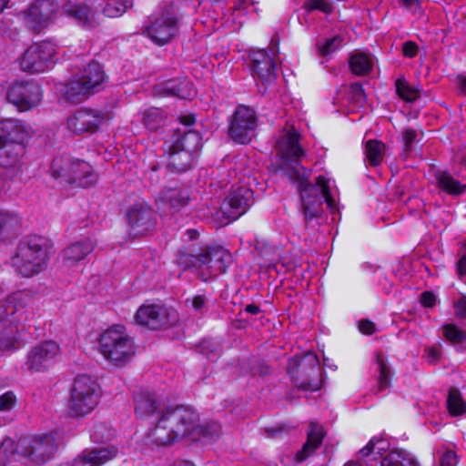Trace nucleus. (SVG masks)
<instances>
[{"label": "nucleus", "mask_w": 466, "mask_h": 466, "mask_svg": "<svg viewBox=\"0 0 466 466\" xmlns=\"http://www.w3.org/2000/svg\"><path fill=\"white\" fill-rule=\"evenodd\" d=\"M280 163L278 169L297 185L300 195L306 221L321 216L322 205L326 202L329 209L335 208V200L324 176H319L316 183L309 181V172L300 164L305 151L299 145V134L293 128L282 131L275 145Z\"/></svg>", "instance_id": "1"}, {"label": "nucleus", "mask_w": 466, "mask_h": 466, "mask_svg": "<svg viewBox=\"0 0 466 466\" xmlns=\"http://www.w3.org/2000/svg\"><path fill=\"white\" fill-rule=\"evenodd\" d=\"M176 257L178 267L204 282L225 273L232 262V256L225 248L204 243L186 244Z\"/></svg>", "instance_id": "2"}, {"label": "nucleus", "mask_w": 466, "mask_h": 466, "mask_svg": "<svg viewBox=\"0 0 466 466\" xmlns=\"http://www.w3.org/2000/svg\"><path fill=\"white\" fill-rule=\"evenodd\" d=\"M197 420L198 414L187 407L166 409L147 435L146 443L157 447L169 445L179 437L190 435Z\"/></svg>", "instance_id": "3"}, {"label": "nucleus", "mask_w": 466, "mask_h": 466, "mask_svg": "<svg viewBox=\"0 0 466 466\" xmlns=\"http://www.w3.org/2000/svg\"><path fill=\"white\" fill-rule=\"evenodd\" d=\"M48 260L47 240L41 236L23 239L12 257V266L23 277H32L46 267Z\"/></svg>", "instance_id": "4"}, {"label": "nucleus", "mask_w": 466, "mask_h": 466, "mask_svg": "<svg viewBox=\"0 0 466 466\" xmlns=\"http://www.w3.org/2000/svg\"><path fill=\"white\" fill-rule=\"evenodd\" d=\"M99 351L106 361L119 368L131 361L136 353V347L126 329L116 325L101 334Z\"/></svg>", "instance_id": "5"}, {"label": "nucleus", "mask_w": 466, "mask_h": 466, "mask_svg": "<svg viewBox=\"0 0 466 466\" xmlns=\"http://www.w3.org/2000/svg\"><path fill=\"white\" fill-rule=\"evenodd\" d=\"M105 79L106 74L101 65L90 62L65 85L63 96L71 104L82 103L100 90Z\"/></svg>", "instance_id": "6"}, {"label": "nucleus", "mask_w": 466, "mask_h": 466, "mask_svg": "<svg viewBox=\"0 0 466 466\" xmlns=\"http://www.w3.org/2000/svg\"><path fill=\"white\" fill-rule=\"evenodd\" d=\"M252 204L253 191L246 187H239L233 189L221 203L218 200L211 201L210 206H207L206 217L219 225H226L230 220L238 218Z\"/></svg>", "instance_id": "7"}, {"label": "nucleus", "mask_w": 466, "mask_h": 466, "mask_svg": "<svg viewBox=\"0 0 466 466\" xmlns=\"http://www.w3.org/2000/svg\"><path fill=\"white\" fill-rule=\"evenodd\" d=\"M201 146L198 132L178 131L168 147L167 169L171 172L183 173L189 170L197 158V152Z\"/></svg>", "instance_id": "8"}, {"label": "nucleus", "mask_w": 466, "mask_h": 466, "mask_svg": "<svg viewBox=\"0 0 466 466\" xmlns=\"http://www.w3.org/2000/svg\"><path fill=\"white\" fill-rule=\"evenodd\" d=\"M101 388L88 375L77 376L70 390L67 409L71 417L83 418L92 412L99 403Z\"/></svg>", "instance_id": "9"}, {"label": "nucleus", "mask_w": 466, "mask_h": 466, "mask_svg": "<svg viewBox=\"0 0 466 466\" xmlns=\"http://www.w3.org/2000/svg\"><path fill=\"white\" fill-rule=\"evenodd\" d=\"M288 373L299 390L316 391L320 389L319 359L313 352L308 351L291 358L288 364Z\"/></svg>", "instance_id": "10"}, {"label": "nucleus", "mask_w": 466, "mask_h": 466, "mask_svg": "<svg viewBox=\"0 0 466 466\" xmlns=\"http://www.w3.org/2000/svg\"><path fill=\"white\" fill-rule=\"evenodd\" d=\"M181 18L173 5L152 15L145 26L143 35L157 46H165L177 35Z\"/></svg>", "instance_id": "11"}, {"label": "nucleus", "mask_w": 466, "mask_h": 466, "mask_svg": "<svg viewBox=\"0 0 466 466\" xmlns=\"http://www.w3.org/2000/svg\"><path fill=\"white\" fill-rule=\"evenodd\" d=\"M57 442L52 434L26 436L16 442V452L21 459H26L35 464H44L50 461L56 450Z\"/></svg>", "instance_id": "12"}, {"label": "nucleus", "mask_w": 466, "mask_h": 466, "mask_svg": "<svg viewBox=\"0 0 466 466\" xmlns=\"http://www.w3.org/2000/svg\"><path fill=\"white\" fill-rule=\"evenodd\" d=\"M258 117L254 109L238 106L229 121L228 135L238 144L247 145L256 136Z\"/></svg>", "instance_id": "13"}, {"label": "nucleus", "mask_w": 466, "mask_h": 466, "mask_svg": "<svg viewBox=\"0 0 466 466\" xmlns=\"http://www.w3.org/2000/svg\"><path fill=\"white\" fill-rule=\"evenodd\" d=\"M57 11L58 4L54 0H35L19 16L29 30L39 33L54 21Z\"/></svg>", "instance_id": "14"}, {"label": "nucleus", "mask_w": 466, "mask_h": 466, "mask_svg": "<svg viewBox=\"0 0 466 466\" xmlns=\"http://www.w3.org/2000/svg\"><path fill=\"white\" fill-rule=\"evenodd\" d=\"M56 46L49 41L34 44L29 46L20 60L21 69L25 72L41 73L54 65Z\"/></svg>", "instance_id": "15"}, {"label": "nucleus", "mask_w": 466, "mask_h": 466, "mask_svg": "<svg viewBox=\"0 0 466 466\" xmlns=\"http://www.w3.org/2000/svg\"><path fill=\"white\" fill-rule=\"evenodd\" d=\"M6 96L20 111H27L39 106L43 99V91L37 82L22 81L10 86Z\"/></svg>", "instance_id": "16"}, {"label": "nucleus", "mask_w": 466, "mask_h": 466, "mask_svg": "<svg viewBox=\"0 0 466 466\" xmlns=\"http://www.w3.org/2000/svg\"><path fill=\"white\" fill-rule=\"evenodd\" d=\"M278 52V46L273 45L269 48V53L266 49H258L252 51L250 54L252 75L265 86L271 85L276 80L277 67L275 60Z\"/></svg>", "instance_id": "17"}, {"label": "nucleus", "mask_w": 466, "mask_h": 466, "mask_svg": "<svg viewBox=\"0 0 466 466\" xmlns=\"http://www.w3.org/2000/svg\"><path fill=\"white\" fill-rule=\"evenodd\" d=\"M130 234L134 237L145 236L151 232L157 223L154 210L145 202L134 204L127 213Z\"/></svg>", "instance_id": "18"}, {"label": "nucleus", "mask_w": 466, "mask_h": 466, "mask_svg": "<svg viewBox=\"0 0 466 466\" xmlns=\"http://www.w3.org/2000/svg\"><path fill=\"white\" fill-rule=\"evenodd\" d=\"M136 322L150 329H158L170 326L177 320L176 314L158 304L142 305L135 315Z\"/></svg>", "instance_id": "19"}, {"label": "nucleus", "mask_w": 466, "mask_h": 466, "mask_svg": "<svg viewBox=\"0 0 466 466\" xmlns=\"http://www.w3.org/2000/svg\"><path fill=\"white\" fill-rule=\"evenodd\" d=\"M59 345L53 340H46L35 345L27 354L25 365L30 371H43L56 362L59 355Z\"/></svg>", "instance_id": "20"}, {"label": "nucleus", "mask_w": 466, "mask_h": 466, "mask_svg": "<svg viewBox=\"0 0 466 466\" xmlns=\"http://www.w3.org/2000/svg\"><path fill=\"white\" fill-rule=\"evenodd\" d=\"M105 119L99 110L82 108L67 118V127L75 134L95 133Z\"/></svg>", "instance_id": "21"}, {"label": "nucleus", "mask_w": 466, "mask_h": 466, "mask_svg": "<svg viewBox=\"0 0 466 466\" xmlns=\"http://www.w3.org/2000/svg\"><path fill=\"white\" fill-rule=\"evenodd\" d=\"M33 134L32 127L15 118L0 119V145L7 143L24 144Z\"/></svg>", "instance_id": "22"}, {"label": "nucleus", "mask_w": 466, "mask_h": 466, "mask_svg": "<svg viewBox=\"0 0 466 466\" xmlns=\"http://www.w3.org/2000/svg\"><path fill=\"white\" fill-rule=\"evenodd\" d=\"M117 452V448L112 445L84 451L74 460L71 466H101L114 459Z\"/></svg>", "instance_id": "23"}, {"label": "nucleus", "mask_w": 466, "mask_h": 466, "mask_svg": "<svg viewBox=\"0 0 466 466\" xmlns=\"http://www.w3.org/2000/svg\"><path fill=\"white\" fill-rule=\"evenodd\" d=\"M95 245L96 241L91 237H86L72 243L61 253L64 264L67 267H72L85 259L93 251Z\"/></svg>", "instance_id": "24"}, {"label": "nucleus", "mask_w": 466, "mask_h": 466, "mask_svg": "<svg viewBox=\"0 0 466 466\" xmlns=\"http://www.w3.org/2000/svg\"><path fill=\"white\" fill-rule=\"evenodd\" d=\"M157 95L174 96L181 99H189L196 95L192 84L187 78H176L166 81L154 87Z\"/></svg>", "instance_id": "25"}, {"label": "nucleus", "mask_w": 466, "mask_h": 466, "mask_svg": "<svg viewBox=\"0 0 466 466\" xmlns=\"http://www.w3.org/2000/svg\"><path fill=\"white\" fill-rule=\"evenodd\" d=\"M71 178L69 179L68 186L87 188L96 183L98 177L89 163L76 159Z\"/></svg>", "instance_id": "26"}, {"label": "nucleus", "mask_w": 466, "mask_h": 466, "mask_svg": "<svg viewBox=\"0 0 466 466\" xmlns=\"http://www.w3.org/2000/svg\"><path fill=\"white\" fill-rule=\"evenodd\" d=\"M135 411L139 417L155 414L157 411H165L162 403L155 394L146 390H139L134 394Z\"/></svg>", "instance_id": "27"}, {"label": "nucleus", "mask_w": 466, "mask_h": 466, "mask_svg": "<svg viewBox=\"0 0 466 466\" xmlns=\"http://www.w3.org/2000/svg\"><path fill=\"white\" fill-rule=\"evenodd\" d=\"M63 12L74 18L79 25L87 27H95L98 25L95 14L85 4L66 3L63 6Z\"/></svg>", "instance_id": "28"}, {"label": "nucleus", "mask_w": 466, "mask_h": 466, "mask_svg": "<svg viewBox=\"0 0 466 466\" xmlns=\"http://www.w3.org/2000/svg\"><path fill=\"white\" fill-rule=\"evenodd\" d=\"M323 437L324 432L322 427L316 422H311L308 431L307 441L302 449L297 452L296 460L299 462L305 461L321 445Z\"/></svg>", "instance_id": "29"}, {"label": "nucleus", "mask_w": 466, "mask_h": 466, "mask_svg": "<svg viewBox=\"0 0 466 466\" xmlns=\"http://www.w3.org/2000/svg\"><path fill=\"white\" fill-rule=\"evenodd\" d=\"M74 158L70 157H56L53 159L50 167L51 177L63 186H68L71 173L75 164Z\"/></svg>", "instance_id": "30"}, {"label": "nucleus", "mask_w": 466, "mask_h": 466, "mask_svg": "<svg viewBox=\"0 0 466 466\" xmlns=\"http://www.w3.org/2000/svg\"><path fill=\"white\" fill-rule=\"evenodd\" d=\"M23 153L24 144L7 143L0 145V167L6 169H16Z\"/></svg>", "instance_id": "31"}, {"label": "nucleus", "mask_w": 466, "mask_h": 466, "mask_svg": "<svg viewBox=\"0 0 466 466\" xmlns=\"http://www.w3.org/2000/svg\"><path fill=\"white\" fill-rule=\"evenodd\" d=\"M189 193L187 189L170 188L162 193L160 203L168 206L172 212L180 210L187 205Z\"/></svg>", "instance_id": "32"}, {"label": "nucleus", "mask_w": 466, "mask_h": 466, "mask_svg": "<svg viewBox=\"0 0 466 466\" xmlns=\"http://www.w3.org/2000/svg\"><path fill=\"white\" fill-rule=\"evenodd\" d=\"M434 177L438 187L450 195H461L466 190V185L461 184L447 171L438 170L434 173Z\"/></svg>", "instance_id": "33"}, {"label": "nucleus", "mask_w": 466, "mask_h": 466, "mask_svg": "<svg viewBox=\"0 0 466 466\" xmlns=\"http://www.w3.org/2000/svg\"><path fill=\"white\" fill-rule=\"evenodd\" d=\"M141 116L142 123L150 132L157 131L165 127L167 120V113L159 107H150L145 110Z\"/></svg>", "instance_id": "34"}, {"label": "nucleus", "mask_w": 466, "mask_h": 466, "mask_svg": "<svg viewBox=\"0 0 466 466\" xmlns=\"http://www.w3.org/2000/svg\"><path fill=\"white\" fill-rule=\"evenodd\" d=\"M351 72L356 76H366L372 71L373 62L371 57L363 52L355 51L349 59Z\"/></svg>", "instance_id": "35"}, {"label": "nucleus", "mask_w": 466, "mask_h": 466, "mask_svg": "<svg viewBox=\"0 0 466 466\" xmlns=\"http://www.w3.org/2000/svg\"><path fill=\"white\" fill-rule=\"evenodd\" d=\"M381 466H420V464L409 452L395 450L383 458Z\"/></svg>", "instance_id": "36"}, {"label": "nucleus", "mask_w": 466, "mask_h": 466, "mask_svg": "<svg viewBox=\"0 0 466 466\" xmlns=\"http://www.w3.org/2000/svg\"><path fill=\"white\" fill-rule=\"evenodd\" d=\"M385 148V144L379 140L370 139L366 142L365 156L370 166L377 167L382 162Z\"/></svg>", "instance_id": "37"}, {"label": "nucleus", "mask_w": 466, "mask_h": 466, "mask_svg": "<svg viewBox=\"0 0 466 466\" xmlns=\"http://www.w3.org/2000/svg\"><path fill=\"white\" fill-rule=\"evenodd\" d=\"M376 361L378 365L379 377L378 383L373 388L372 391L374 394H379L390 387V369L382 353H377Z\"/></svg>", "instance_id": "38"}, {"label": "nucleus", "mask_w": 466, "mask_h": 466, "mask_svg": "<svg viewBox=\"0 0 466 466\" xmlns=\"http://www.w3.org/2000/svg\"><path fill=\"white\" fill-rule=\"evenodd\" d=\"M447 409L452 416H461L466 412V401L456 388H451L448 391Z\"/></svg>", "instance_id": "39"}, {"label": "nucleus", "mask_w": 466, "mask_h": 466, "mask_svg": "<svg viewBox=\"0 0 466 466\" xmlns=\"http://www.w3.org/2000/svg\"><path fill=\"white\" fill-rule=\"evenodd\" d=\"M133 5V0H106L102 12L107 17H119Z\"/></svg>", "instance_id": "40"}, {"label": "nucleus", "mask_w": 466, "mask_h": 466, "mask_svg": "<svg viewBox=\"0 0 466 466\" xmlns=\"http://www.w3.org/2000/svg\"><path fill=\"white\" fill-rule=\"evenodd\" d=\"M19 459L21 456L16 452V443L10 438L4 439L0 444V466Z\"/></svg>", "instance_id": "41"}, {"label": "nucleus", "mask_w": 466, "mask_h": 466, "mask_svg": "<svg viewBox=\"0 0 466 466\" xmlns=\"http://www.w3.org/2000/svg\"><path fill=\"white\" fill-rule=\"evenodd\" d=\"M344 44V37L340 35H337L331 38H325L323 40H319L316 43V46L319 50V53L323 56H329L339 49Z\"/></svg>", "instance_id": "42"}, {"label": "nucleus", "mask_w": 466, "mask_h": 466, "mask_svg": "<svg viewBox=\"0 0 466 466\" xmlns=\"http://www.w3.org/2000/svg\"><path fill=\"white\" fill-rule=\"evenodd\" d=\"M442 335L452 344H461L466 341V330L453 323H446L442 326Z\"/></svg>", "instance_id": "43"}, {"label": "nucleus", "mask_w": 466, "mask_h": 466, "mask_svg": "<svg viewBox=\"0 0 466 466\" xmlns=\"http://www.w3.org/2000/svg\"><path fill=\"white\" fill-rule=\"evenodd\" d=\"M395 86L398 96L407 102H413L419 96L418 89L411 86L404 77L398 78Z\"/></svg>", "instance_id": "44"}, {"label": "nucleus", "mask_w": 466, "mask_h": 466, "mask_svg": "<svg viewBox=\"0 0 466 466\" xmlns=\"http://www.w3.org/2000/svg\"><path fill=\"white\" fill-rule=\"evenodd\" d=\"M198 420L196 421L194 429L191 431V434L198 433V435L213 440L220 434V425L216 421L206 422L202 425H198Z\"/></svg>", "instance_id": "45"}, {"label": "nucleus", "mask_w": 466, "mask_h": 466, "mask_svg": "<svg viewBox=\"0 0 466 466\" xmlns=\"http://www.w3.org/2000/svg\"><path fill=\"white\" fill-rule=\"evenodd\" d=\"M185 305L196 315H204L209 309L208 299L203 294L187 298L185 301Z\"/></svg>", "instance_id": "46"}, {"label": "nucleus", "mask_w": 466, "mask_h": 466, "mask_svg": "<svg viewBox=\"0 0 466 466\" xmlns=\"http://www.w3.org/2000/svg\"><path fill=\"white\" fill-rule=\"evenodd\" d=\"M114 436V431L106 422H96L91 433V439L95 442H106Z\"/></svg>", "instance_id": "47"}, {"label": "nucleus", "mask_w": 466, "mask_h": 466, "mask_svg": "<svg viewBox=\"0 0 466 466\" xmlns=\"http://www.w3.org/2000/svg\"><path fill=\"white\" fill-rule=\"evenodd\" d=\"M20 224V218L12 213L0 210V235L8 233Z\"/></svg>", "instance_id": "48"}, {"label": "nucleus", "mask_w": 466, "mask_h": 466, "mask_svg": "<svg viewBox=\"0 0 466 466\" xmlns=\"http://www.w3.org/2000/svg\"><path fill=\"white\" fill-rule=\"evenodd\" d=\"M303 8L307 13L318 10L325 14H330L333 10V6L329 0H308L304 3Z\"/></svg>", "instance_id": "49"}, {"label": "nucleus", "mask_w": 466, "mask_h": 466, "mask_svg": "<svg viewBox=\"0 0 466 466\" xmlns=\"http://www.w3.org/2000/svg\"><path fill=\"white\" fill-rule=\"evenodd\" d=\"M417 137L418 132L413 128H406L402 131L401 139L404 146L403 154L405 157H408L411 153L413 143L417 141Z\"/></svg>", "instance_id": "50"}, {"label": "nucleus", "mask_w": 466, "mask_h": 466, "mask_svg": "<svg viewBox=\"0 0 466 466\" xmlns=\"http://www.w3.org/2000/svg\"><path fill=\"white\" fill-rule=\"evenodd\" d=\"M17 403L14 391L7 390L0 395V411H10Z\"/></svg>", "instance_id": "51"}, {"label": "nucleus", "mask_w": 466, "mask_h": 466, "mask_svg": "<svg viewBox=\"0 0 466 466\" xmlns=\"http://www.w3.org/2000/svg\"><path fill=\"white\" fill-rule=\"evenodd\" d=\"M218 349V344L212 339H204L198 346V351L206 355L208 358H211L216 355Z\"/></svg>", "instance_id": "52"}, {"label": "nucleus", "mask_w": 466, "mask_h": 466, "mask_svg": "<svg viewBox=\"0 0 466 466\" xmlns=\"http://www.w3.org/2000/svg\"><path fill=\"white\" fill-rule=\"evenodd\" d=\"M454 316L460 319H466V296L461 295L453 300Z\"/></svg>", "instance_id": "53"}, {"label": "nucleus", "mask_w": 466, "mask_h": 466, "mask_svg": "<svg viewBox=\"0 0 466 466\" xmlns=\"http://www.w3.org/2000/svg\"><path fill=\"white\" fill-rule=\"evenodd\" d=\"M18 348V342L14 337L0 339V352L14 350Z\"/></svg>", "instance_id": "54"}, {"label": "nucleus", "mask_w": 466, "mask_h": 466, "mask_svg": "<svg viewBox=\"0 0 466 466\" xmlns=\"http://www.w3.org/2000/svg\"><path fill=\"white\" fill-rule=\"evenodd\" d=\"M457 463L456 453L452 451H447L440 460V466H454Z\"/></svg>", "instance_id": "55"}, {"label": "nucleus", "mask_w": 466, "mask_h": 466, "mask_svg": "<svg viewBox=\"0 0 466 466\" xmlns=\"http://www.w3.org/2000/svg\"><path fill=\"white\" fill-rule=\"evenodd\" d=\"M425 354L430 363H437L441 359V350L436 347H429L425 350Z\"/></svg>", "instance_id": "56"}, {"label": "nucleus", "mask_w": 466, "mask_h": 466, "mask_svg": "<svg viewBox=\"0 0 466 466\" xmlns=\"http://www.w3.org/2000/svg\"><path fill=\"white\" fill-rule=\"evenodd\" d=\"M359 329L361 333L371 335L375 332V324L369 319H362L359 323Z\"/></svg>", "instance_id": "57"}, {"label": "nucleus", "mask_w": 466, "mask_h": 466, "mask_svg": "<svg viewBox=\"0 0 466 466\" xmlns=\"http://www.w3.org/2000/svg\"><path fill=\"white\" fill-rule=\"evenodd\" d=\"M420 302L425 308H432L435 305L436 297L431 291H424L420 295Z\"/></svg>", "instance_id": "58"}, {"label": "nucleus", "mask_w": 466, "mask_h": 466, "mask_svg": "<svg viewBox=\"0 0 466 466\" xmlns=\"http://www.w3.org/2000/svg\"><path fill=\"white\" fill-rule=\"evenodd\" d=\"M418 53V46L414 42L408 41L403 44V54L405 56L412 58Z\"/></svg>", "instance_id": "59"}, {"label": "nucleus", "mask_w": 466, "mask_h": 466, "mask_svg": "<svg viewBox=\"0 0 466 466\" xmlns=\"http://www.w3.org/2000/svg\"><path fill=\"white\" fill-rule=\"evenodd\" d=\"M375 452V438L371 439L369 443L360 450L359 457L365 458Z\"/></svg>", "instance_id": "60"}, {"label": "nucleus", "mask_w": 466, "mask_h": 466, "mask_svg": "<svg viewBox=\"0 0 466 466\" xmlns=\"http://www.w3.org/2000/svg\"><path fill=\"white\" fill-rule=\"evenodd\" d=\"M199 233L196 229H187L183 234V239L185 242H192L198 239Z\"/></svg>", "instance_id": "61"}, {"label": "nucleus", "mask_w": 466, "mask_h": 466, "mask_svg": "<svg viewBox=\"0 0 466 466\" xmlns=\"http://www.w3.org/2000/svg\"><path fill=\"white\" fill-rule=\"evenodd\" d=\"M388 448V442L382 439H375V452L378 455H381V452Z\"/></svg>", "instance_id": "62"}, {"label": "nucleus", "mask_w": 466, "mask_h": 466, "mask_svg": "<svg viewBox=\"0 0 466 466\" xmlns=\"http://www.w3.org/2000/svg\"><path fill=\"white\" fill-rule=\"evenodd\" d=\"M9 310H11V313L13 314L15 312L13 306H7L0 305V321H5L7 320V317L9 314Z\"/></svg>", "instance_id": "63"}, {"label": "nucleus", "mask_w": 466, "mask_h": 466, "mask_svg": "<svg viewBox=\"0 0 466 466\" xmlns=\"http://www.w3.org/2000/svg\"><path fill=\"white\" fill-rule=\"evenodd\" d=\"M457 272L460 276L466 275V253L462 255L457 263Z\"/></svg>", "instance_id": "64"}]
</instances>
